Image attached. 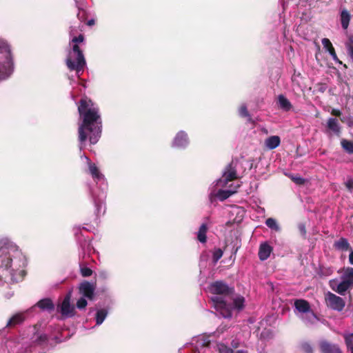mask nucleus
I'll return each instance as SVG.
<instances>
[{"label":"nucleus","mask_w":353,"mask_h":353,"mask_svg":"<svg viewBox=\"0 0 353 353\" xmlns=\"http://www.w3.org/2000/svg\"><path fill=\"white\" fill-rule=\"evenodd\" d=\"M85 159L88 163L90 172L92 174V177L95 179H101L103 177V176L99 171L97 167L94 164L91 163L88 157H85Z\"/></svg>","instance_id":"412c9836"},{"label":"nucleus","mask_w":353,"mask_h":353,"mask_svg":"<svg viewBox=\"0 0 353 353\" xmlns=\"http://www.w3.org/2000/svg\"><path fill=\"white\" fill-rule=\"evenodd\" d=\"M325 301L326 305L337 312H341L345 305V301L344 299L336 294L328 292L325 296Z\"/></svg>","instance_id":"423d86ee"},{"label":"nucleus","mask_w":353,"mask_h":353,"mask_svg":"<svg viewBox=\"0 0 353 353\" xmlns=\"http://www.w3.org/2000/svg\"><path fill=\"white\" fill-rule=\"evenodd\" d=\"M87 304V301L84 298H81L77 302V308L81 310L85 308Z\"/></svg>","instance_id":"e433bc0d"},{"label":"nucleus","mask_w":353,"mask_h":353,"mask_svg":"<svg viewBox=\"0 0 353 353\" xmlns=\"http://www.w3.org/2000/svg\"><path fill=\"white\" fill-rule=\"evenodd\" d=\"M234 210L236 211V212H239L241 210V209L239 208H235Z\"/></svg>","instance_id":"3c124183"},{"label":"nucleus","mask_w":353,"mask_h":353,"mask_svg":"<svg viewBox=\"0 0 353 353\" xmlns=\"http://www.w3.org/2000/svg\"><path fill=\"white\" fill-rule=\"evenodd\" d=\"M95 286L88 282H83L79 286V292L83 296L92 300L94 294Z\"/></svg>","instance_id":"9d476101"},{"label":"nucleus","mask_w":353,"mask_h":353,"mask_svg":"<svg viewBox=\"0 0 353 353\" xmlns=\"http://www.w3.org/2000/svg\"><path fill=\"white\" fill-rule=\"evenodd\" d=\"M289 178L296 185H302L306 182V180L299 175L290 174Z\"/></svg>","instance_id":"c756f323"},{"label":"nucleus","mask_w":353,"mask_h":353,"mask_svg":"<svg viewBox=\"0 0 353 353\" xmlns=\"http://www.w3.org/2000/svg\"><path fill=\"white\" fill-rule=\"evenodd\" d=\"M239 114L242 117H248L247 108L245 105H241L239 108Z\"/></svg>","instance_id":"58836bf2"},{"label":"nucleus","mask_w":353,"mask_h":353,"mask_svg":"<svg viewBox=\"0 0 353 353\" xmlns=\"http://www.w3.org/2000/svg\"><path fill=\"white\" fill-rule=\"evenodd\" d=\"M336 283L335 280L330 281V287L334 291H335L336 292H337L338 294H339L341 295H344L347 290L353 288V285H350V283H348L344 281H341L337 285L336 288H335L333 285V283Z\"/></svg>","instance_id":"f8f14e48"},{"label":"nucleus","mask_w":353,"mask_h":353,"mask_svg":"<svg viewBox=\"0 0 353 353\" xmlns=\"http://www.w3.org/2000/svg\"><path fill=\"white\" fill-rule=\"evenodd\" d=\"M208 341H203V342L199 343V345H207L208 344Z\"/></svg>","instance_id":"09e8293b"},{"label":"nucleus","mask_w":353,"mask_h":353,"mask_svg":"<svg viewBox=\"0 0 353 353\" xmlns=\"http://www.w3.org/2000/svg\"><path fill=\"white\" fill-rule=\"evenodd\" d=\"M82 123L79 127V139L81 143L89 139L90 143L95 144L101 134V119L98 108L87 97L80 101L78 107Z\"/></svg>","instance_id":"f257e3e1"},{"label":"nucleus","mask_w":353,"mask_h":353,"mask_svg":"<svg viewBox=\"0 0 353 353\" xmlns=\"http://www.w3.org/2000/svg\"><path fill=\"white\" fill-rule=\"evenodd\" d=\"M321 353H343L336 344L331 343L327 341H322L319 343Z\"/></svg>","instance_id":"9b49d317"},{"label":"nucleus","mask_w":353,"mask_h":353,"mask_svg":"<svg viewBox=\"0 0 353 353\" xmlns=\"http://www.w3.org/2000/svg\"><path fill=\"white\" fill-rule=\"evenodd\" d=\"M37 306L43 310H51L53 308V303L50 299H46L38 302Z\"/></svg>","instance_id":"bb28decb"},{"label":"nucleus","mask_w":353,"mask_h":353,"mask_svg":"<svg viewBox=\"0 0 353 353\" xmlns=\"http://www.w3.org/2000/svg\"><path fill=\"white\" fill-rule=\"evenodd\" d=\"M244 305V299L242 296H236L234 299V307L237 310H241L243 308Z\"/></svg>","instance_id":"2f4dec72"},{"label":"nucleus","mask_w":353,"mask_h":353,"mask_svg":"<svg viewBox=\"0 0 353 353\" xmlns=\"http://www.w3.org/2000/svg\"><path fill=\"white\" fill-rule=\"evenodd\" d=\"M212 301L214 304V307L217 312H219L223 317L228 318L231 316L230 307L228 306L225 301L221 296H212Z\"/></svg>","instance_id":"0eeeda50"},{"label":"nucleus","mask_w":353,"mask_h":353,"mask_svg":"<svg viewBox=\"0 0 353 353\" xmlns=\"http://www.w3.org/2000/svg\"><path fill=\"white\" fill-rule=\"evenodd\" d=\"M81 274L83 276H88L92 274V270L88 268L81 269Z\"/></svg>","instance_id":"ea45409f"},{"label":"nucleus","mask_w":353,"mask_h":353,"mask_svg":"<svg viewBox=\"0 0 353 353\" xmlns=\"http://www.w3.org/2000/svg\"><path fill=\"white\" fill-rule=\"evenodd\" d=\"M343 338L347 347V350L350 351L351 353H353V339H351V337L350 336H343Z\"/></svg>","instance_id":"473e14b6"},{"label":"nucleus","mask_w":353,"mask_h":353,"mask_svg":"<svg viewBox=\"0 0 353 353\" xmlns=\"http://www.w3.org/2000/svg\"><path fill=\"white\" fill-rule=\"evenodd\" d=\"M71 292H69L62 301L59 308L61 314L65 317H70L74 314V307L70 304Z\"/></svg>","instance_id":"6e6552de"},{"label":"nucleus","mask_w":353,"mask_h":353,"mask_svg":"<svg viewBox=\"0 0 353 353\" xmlns=\"http://www.w3.org/2000/svg\"><path fill=\"white\" fill-rule=\"evenodd\" d=\"M106 316H107V312L105 310H99L97 313V317H96L97 324V325L101 324L103 322V321L105 320Z\"/></svg>","instance_id":"7c9ffc66"},{"label":"nucleus","mask_w":353,"mask_h":353,"mask_svg":"<svg viewBox=\"0 0 353 353\" xmlns=\"http://www.w3.org/2000/svg\"><path fill=\"white\" fill-rule=\"evenodd\" d=\"M25 257L13 248H0V280L6 283H14L21 280L25 272Z\"/></svg>","instance_id":"f03ea898"},{"label":"nucleus","mask_w":353,"mask_h":353,"mask_svg":"<svg viewBox=\"0 0 353 353\" xmlns=\"http://www.w3.org/2000/svg\"><path fill=\"white\" fill-rule=\"evenodd\" d=\"M223 256V251L221 249H216L213 252V260L216 263Z\"/></svg>","instance_id":"c9c22d12"},{"label":"nucleus","mask_w":353,"mask_h":353,"mask_svg":"<svg viewBox=\"0 0 353 353\" xmlns=\"http://www.w3.org/2000/svg\"><path fill=\"white\" fill-rule=\"evenodd\" d=\"M24 317L23 314H17L14 315L8 321V325H14L23 321Z\"/></svg>","instance_id":"c85d7f7f"},{"label":"nucleus","mask_w":353,"mask_h":353,"mask_svg":"<svg viewBox=\"0 0 353 353\" xmlns=\"http://www.w3.org/2000/svg\"><path fill=\"white\" fill-rule=\"evenodd\" d=\"M325 90V87L323 85H321V88H319V91L321 92H323Z\"/></svg>","instance_id":"de8ad7c7"},{"label":"nucleus","mask_w":353,"mask_h":353,"mask_svg":"<svg viewBox=\"0 0 353 353\" xmlns=\"http://www.w3.org/2000/svg\"><path fill=\"white\" fill-rule=\"evenodd\" d=\"M343 149L348 154H353V141L343 139L341 141Z\"/></svg>","instance_id":"b1692460"},{"label":"nucleus","mask_w":353,"mask_h":353,"mask_svg":"<svg viewBox=\"0 0 353 353\" xmlns=\"http://www.w3.org/2000/svg\"><path fill=\"white\" fill-rule=\"evenodd\" d=\"M188 143L187 134L183 132H181L176 136L173 145L176 148H183Z\"/></svg>","instance_id":"2eb2a0df"},{"label":"nucleus","mask_w":353,"mask_h":353,"mask_svg":"<svg viewBox=\"0 0 353 353\" xmlns=\"http://www.w3.org/2000/svg\"><path fill=\"white\" fill-rule=\"evenodd\" d=\"M343 336H350V337H351V339H353V333L348 334H344Z\"/></svg>","instance_id":"8fccbe9b"},{"label":"nucleus","mask_w":353,"mask_h":353,"mask_svg":"<svg viewBox=\"0 0 353 353\" xmlns=\"http://www.w3.org/2000/svg\"><path fill=\"white\" fill-rule=\"evenodd\" d=\"M208 228L205 224H202L198 232L197 237L200 242L205 243L206 241V232Z\"/></svg>","instance_id":"a878e982"},{"label":"nucleus","mask_w":353,"mask_h":353,"mask_svg":"<svg viewBox=\"0 0 353 353\" xmlns=\"http://www.w3.org/2000/svg\"><path fill=\"white\" fill-rule=\"evenodd\" d=\"M208 291L214 295H225L229 293L230 289L224 283L216 281L209 285Z\"/></svg>","instance_id":"1a4fd4ad"},{"label":"nucleus","mask_w":353,"mask_h":353,"mask_svg":"<svg viewBox=\"0 0 353 353\" xmlns=\"http://www.w3.org/2000/svg\"><path fill=\"white\" fill-rule=\"evenodd\" d=\"M350 21V12L344 10L341 13V26L343 29H347Z\"/></svg>","instance_id":"5701e85b"},{"label":"nucleus","mask_w":353,"mask_h":353,"mask_svg":"<svg viewBox=\"0 0 353 353\" xmlns=\"http://www.w3.org/2000/svg\"><path fill=\"white\" fill-rule=\"evenodd\" d=\"M259 256L261 261L265 260V243L261 244Z\"/></svg>","instance_id":"4c0bfd02"},{"label":"nucleus","mask_w":353,"mask_h":353,"mask_svg":"<svg viewBox=\"0 0 353 353\" xmlns=\"http://www.w3.org/2000/svg\"><path fill=\"white\" fill-rule=\"evenodd\" d=\"M327 130L332 131L334 134L339 136L341 134V127L336 118H329L327 122Z\"/></svg>","instance_id":"4468645a"},{"label":"nucleus","mask_w":353,"mask_h":353,"mask_svg":"<svg viewBox=\"0 0 353 353\" xmlns=\"http://www.w3.org/2000/svg\"><path fill=\"white\" fill-rule=\"evenodd\" d=\"M94 24V21L93 19H91V20L88 21V26H92Z\"/></svg>","instance_id":"49530a36"},{"label":"nucleus","mask_w":353,"mask_h":353,"mask_svg":"<svg viewBox=\"0 0 353 353\" xmlns=\"http://www.w3.org/2000/svg\"><path fill=\"white\" fill-rule=\"evenodd\" d=\"M277 105L279 109L288 112L292 109V105L290 101L283 94L278 97Z\"/></svg>","instance_id":"ddd939ff"},{"label":"nucleus","mask_w":353,"mask_h":353,"mask_svg":"<svg viewBox=\"0 0 353 353\" xmlns=\"http://www.w3.org/2000/svg\"><path fill=\"white\" fill-rule=\"evenodd\" d=\"M352 60H353V57H352Z\"/></svg>","instance_id":"864d4df0"},{"label":"nucleus","mask_w":353,"mask_h":353,"mask_svg":"<svg viewBox=\"0 0 353 353\" xmlns=\"http://www.w3.org/2000/svg\"><path fill=\"white\" fill-rule=\"evenodd\" d=\"M334 248L336 250L343 252L347 251L351 249L350 245L347 239L341 237L334 243Z\"/></svg>","instance_id":"f3484780"},{"label":"nucleus","mask_w":353,"mask_h":353,"mask_svg":"<svg viewBox=\"0 0 353 353\" xmlns=\"http://www.w3.org/2000/svg\"><path fill=\"white\" fill-rule=\"evenodd\" d=\"M296 309L302 313H305L310 311V305L308 301L304 299H298L294 302Z\"/></svg>","instance_id":"a211bd4d"},{"label":"nucleus","mask_w":353,"mask_h":353,"mask_svg":"<svg viewBox=\"0 0 353 353\" xmlns=\"http://www.w3.org/2000/svg\"><path fill=\"white\" fill-rule=\"evenodd\" d=\"M343 274L341 275V281H344L350 285H353V268H346L343 270Z\"/></svg>","instance_id":"aec40b11"},{"label":"nucleus","mask_w":353,"mask_h":353,"mask_svg":"<svg viewBox=\"0 0 353 353\" xmlns=\"http://www.w3.org/2000/svg\"><path fill=\"white\" fill-rule=\"evenodd\" d=\"M0 54H2L6 59L3 65L0 66V79H5L12 73V67L9 46L2 41H0Z\"/></svg>","instance_id":"39448f33"},{"label":"nucleus","mask_w":353,"mask_h":353,"mask_svg":"<svg viewBox=\"0 0 353 353\" xmlns=\"http://www.w3.org/2000/svg\"><path fill=\"white\" fill-rule=\"evenodd\" d=\"M266 225L275 232L280 231V227L277 223V221L273 218H268L266 219Z\"/></svg>","instance_id":"cd10ccee"},{"label":"nucleus","mask_w":353,"mask_h":353,"mask_svg":"<svg viewBox=\"0 0 353 353\" xmlns=\"http://www.w3.org/2000/svg\"><path fill=\"white\" fill-rule=\"evenodd\" d=\"M334 268L332 267H327L325 265H320L319 270V275L321 276H328L332 274Z\"/></svg>","instance_id":"393cba45"},{"label":"nucleus","mask_w":353,"mask_h":353,"mask_svg":"<svg viewBox=\"0 0 353 353\" xmlns=\"http://www.w3.org/2000/svg\"><path fill=\"white\" fill-rule=\"evenodd\" d=\"M349 261L352 265H353V251L351 252L349 255Z\"/></svg>","instance_id":"a18cd8bd"},{"label":"nucleus","mask_w":353,"mask_h":353,"mask_svg":"<svg viewBox=\"0 0 353 353\" xmlns=\"http://www.w3.org/2000/svg\"><path fill=\"white\" fill-rule=\"evenodd\" d=\"M322 44H323V47L329 52V53L330 54V55L332 56V59L334 61L339 62V63H342V62L339 60L337 55L336 54L335 50H334L331 41L328 39H327V38L323 39Z\"/></svg>","instance_id":"dca6fc26"},{"label":"nucleus","mask_w":353,"mask_h":353,"mask_svg":"<svg viewBox=\"0 0 353 353\" xmlns=\"http://www.w3.org/2000/svg\"><path fill=\"white\" fill-rule=\"evenodd\" d=\"M345 187L348 190L352 191L353 190V179H350L345 183Z\"/></svg>","instance_id":"a19ab883"},{"label":"nucleus","mask_w":353,"mask_h":353,"mask_svg":"<svg viewBox=\"0 0 353 353\" xmlns=\"http://www.w3.org/2000/svg\"><path fill=\"white\" fill-rule=\"evenodd\" d=\"M301 347L304 353H313V348L312 345L307 342L303 343L301 345Z\"/></svg>","instance_id":"72a5a7b5"},{"label":"nucleus","mask_w":353,"mask_h":353,"mask_svg":"<svg viewBox=\"0 0 353 353\" xmlns=\"http://www.w3.org/2000/svg\"><path fill=\"white\" fill-rule=\"evenodd\" d=\"M347 48L348 54L351 58H353V37L349 38V41L347 43Z\"/></svg>","instance_id":"f704fd0d"},{"label":"nucleus","mask_w":353,"mask_h":353,"mask_svg":"<svg viewBox=\"0 0 353 353\" xmlns=\"http://www.w3.org/2000/svg\"><path fill=\"white\" fill-rule=\"evenodd\" d=\"M83 41V37L81 34L78 37H74L72 39V42L75 44L72 46V50L69 52L66 60L68 68L76 70L77 74L83 69L85 65L83 55L77 45V43H81Z\"/></svg>","instance_id":"20e7f679"},{"label":"nucleus","mask_w":353,"mask_h":353,"mask_svg":"<svg viewBox=\"0 0 353 353\" xmlns=\"http://www.w3.org/2000/svg\"><path fill=\"white\" fill-rule=\"evenodd\" d=\"M281 143V139L277 135H273L266 139V148L273 150L277 148Z\"/></svg>","instance_id":"6ab92c4d"},{"label":"nucleus","mask_w":353,"mask_h":353,"mask_svg":"<svg viewBox=\"0 0 353 353\" xmlns=\"http://www.w3.org/2000/svg\"><path fill=\"white\" fill-rule=\"evenodd\" d=\"M236 178V173L235 170V168L233 166V163L230 164L226 167L225 171L223 173L221 178L216 181V184L214 185L212 188V190L210 192V197L217 198L221 201H223L231 195L236 192V190L239 188L238 185L234 186L232 188L229 190H221L219 189L216 192V188H224L227 185L228 182L235 179ZM230 188H232V185H230Z\"/></svg>","instance_id":"7ed1b4c3"},{"label":"nucleus","mask_w":353,"mask_h":353,"mask_svg":"<svg viewBox=\"0 0 353 353\" xmlns=\"http://www.w3.org/2000/svg\"><path fill=\"white\" fill-rule=\"evenodd\" d=\"M228 350V347L225 345H221V347H219V351L221 352H225Z\"/></svg>","instance_id":"c03bdc74"},{"label":"nucleus","mask_w":353,"mask_h":353,"mask_svg":"<svg viewBox=\"0 0 353 353\" xmlns=\"http://www.w3.org/2000/svg\"><path fill=\"white\" fill-rule=\"evenodd\" d=\"M85 159L88 163L90 172L92 174V177L95 179H101L103 177V176L99 171L97 167L94 164L91 163L88 157H85Z\"/></svg>","instance_id":"4be33fe9"},{"label":"nucleus","mask_w":353,"mask_h":353,"mask_svg":"<svg viewBox=\"0 0 353 353\" xmlns=\"http://www.w3.org/2000/svg\"><path fill=\"white\" fill-rule=\"evenodd\" d=\"M331 114L334 116H336V117H340L341 114V112L339 110H336V109H333L332 110V112Z\"/></svg>","instance_id":"37998d69"},{"label":"nucleus","mask_w":353,"mask_h":353,"mask_svg":"<svg viewBox=\"0 0 353 353\" xmlns=\"http://www.w3.org/2000/svg\"><path fill=\"white\" fill-rule=\"evenodd\" d=\"M272 252V248L266 243V259L270 256Z\"/></svg>","instance_id":"79ce46f5"},{"label":"nucleus","mask_w":353,"mask_h":353,"mask_svg":"<svg viewBox=\"0 0 353 353\" xmlns=\"http://www.w3.org/2000/svg\"><path fill=\"white\" fill-rule=\"evenodd\" d=\"M237 353H243L242 352H238Z\"/></svg>","instance_id":"603ef678"}]
</instances>
